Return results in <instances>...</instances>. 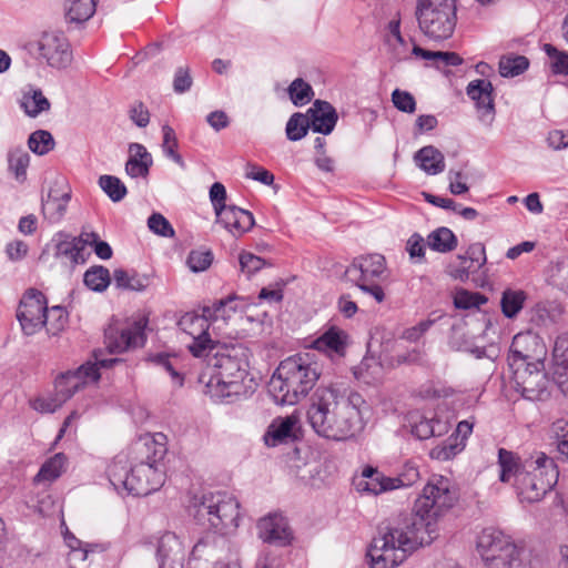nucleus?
I'll return each instance as SVG.
<instances>
[{
  "label": "nucleus",
  "mask_w": 568,
  "mask_h": 568,
  "mask_svg": "<svg viewBox=\"0 0 568 568\" xmlns=\"http://www.w3.org/2000/svg\"><path fill=\"white\" fill-rule=\"evenodd\" d=\"M457 494L448 478L434 476L417 498L414 514L397 527H385L373 539L367 556L372 568H395L408 554L429 545L438 535L439 520L453 508Z\"/></svg>",
  "instance_id": "f257e3e1"
},
{
  "label": "nucleus",
  "mask_w": 568,
  "mask_h": 568,
  "mask_svg": "<svg viewBox=\"0 0 568 568\" xmlns=\"http://www.w3.org/2000/svg\"><path fill=\"white\" fill-rule=\"evenodd\" d=\"M367 409L359 394L352 393L346 397L336 385L321 386L312 396L307 419L317 435L333 440H346L364 429V414Z\"/></svg>",
  "instance_id": "f03ea898"
},
{
  "label": "nucleus",
  "mask_w": 568,
  "mask_h": 568,
  "mask_svg": "<svg viewBox=\"0 0 568 568\" xmlns=\"http://www.w3.org/2000/svg\"><path fill=\"white\" fill-rule=\"evenodd\" d=\"M499 480L515 488L521 503H537L557 484L559 471L545 453L521 459L505 448L498 449Z\"/></svg>",
  "instance_id": "7ed1b4c3"
},
{
  "label": "nucleus",
  "mask_w": 568,
  "mask_h": 568,
  "mask_svg": "<svg viewBox=\"0 0 568 568\" xmlns=\"http://www.w3.org/2000/svg\"><path fill=\"white\" fill-rule=\"evenodd\" d=\"M204 383L205 393L215 402L233 403L247 397L254 392L253 378L248 376L246 349L242 346L226 348L224 353H215L213 372Z\"/></svg>",
  "instance_id": "20e7f679"
},
{
  "label": "nucleus",
  "mask_w": 568,
  "mask_h": 568,
  "mask_svg": "<svg viewBox=\"0 0 568 568\" xmlns=\"http://www.w3.org/2000/svg\"><path fill=\"white\" fill-rule=\"evenodd\" d=\"M320 375L317 363L307 354L290 356L280 363L267 389L276 404L295 405L313 389Z\"/></svg>",
  "instance_id": "39448f33"
},
{
  "label": "nucleus",
  "mask_w": 568,
  "mask_h": 568,
  "mask_svg": "<svg viewBox=\"0 0 568 568\" xmlns=\"http://www.w3.org/2000/svg\"><path fill=\"white\" fill-rule=\"evenodd\" d=\"M153 458L129 468L125 457L118 456L108 468L111 485L118 491H126L133 496H146L158 490L165 480L163 469L159 460L165 454V447L152 444Z\"/></svg>",
  "instance_id": "423d86ee"
},
{
  "label": "nucleus",
  "mask_w": 568,
  "mask_h": 568,
  "mask_svg": "<svg viewBox=\"0 0 568 568\" xmlns=\"http://www.w3.org/2000/svg\"><path fill=\"white\" fill-rule=\"evenodd\" d=\"M197 525L222 536L233 535L241 520L240 503L226 491L203 495L191 507Z\"/></svg>",
  "instance_id": "0eeeda50"
},
{
  "label": "nucleus",
  "mask_w": 568,
  "mask_h": 568,
  "mask_svg": "<svg viewBox=\"0 0 568 568\" xmlns=\"http://www.w3.org/2000/svg\"><path fill=\"white\" fill-rule=\"evenodd\" d=\"M521 338V335L514 337L507 357L511 371V386L528 400H545L550 395L551 382L545 372L542 361L529 362V356L517 349Z\"/></svg>",
  "instance_id": "6e6552de"
},
{
  "label": "nucleus",
  "mask_w": 568,
  "mask_h": 568,
  "mask_svg": "<svg viewBox=\"0 0 568 568\" xmlns=\"http://www.w3.org/2000/svg\"><path fill=\"white\" fill-rule=\"evenodd\" d=\"M415 16L425 37L443 42L454 34L457 0H417Z\"/></svg>",
  "instance_id": "1a4fd4ad"
},
{
  "label": "nucleus",
  "mask_w": 568,
  "mask_h": 568,
  "mask_svg": "<svg viewBox=\"0 0 568 568\" xmlns=\"http://www.w3.org/2000/svg\"><path fill=\"white\" fill-rule=\"evenodd\" d=\"M477 550L487 568H526L524 549L497 529L486 528L478 535Z\"/></svg>",
  "instance_id": "9d476101"
},
{
  "label": "nucleus",
  "mask_w": 568,
  "mask_h": 568,
  "mask_svg": "<svg viewBox=\"0 0 568 568\" xmlns=\"http://www.w3.org/2000/svg\"><path fill=\"white\" fill-rule=\"evenodd\" d=\"M95 362H88L81 365L77 371L65 372L55 379V393L62 402L70 399L78 390H80L85 384L98 382L100 378V367H111L120 359L99 358L98 354L94 353Z\"/></svg>",
  "instance_id": "9b49d317"
},
{
  "label": "nucleus",
  "mask_w": 568,
  "mask_h": 568,
  "mask_svg": "<svg viewBox=\"0 0 568 568\" xmlns=\"http://www.w3.org/2000/svg\"><path fill=\"white\" fill-rule=\"evenodd\" d=\"M240 297L237 295L232 294L225 298L215 301L211 305L203 307L202 315H199L194 312H187L181 316L178 322V326L181 331L192 337L197 334H203L204 331L209 329V320H226L231 316L232 313L236 312L237 305L235 302Z\"/></svg>",
  "instance_id": "f8f14e48"
},
{
  "label": "nucleus",
  "mask_w": 568,
  "mask_h": 568,
  "mask_svg": "<svg viewBox=\"0 0 568 568\" xmlns=\"http://www.w3.org/2000/svg\"><path fill=\"white\" fill-rule=\"evenodd\" d=\"M48 307L45 296L36 288L28 290L20 301L17 318L26 335H33L45 325Z\"/></svg>",
  "instance_id": "ddd939ff"
},
{
  "label": "nucleus",
  "mask_w": 568,
  "mask_h": 568,
  "mask_svg": "<svg viewBox=\"0 0 568 568\" xmlns=\"http://www.w3.org/2000/svg\"><path fill=\"white\" fill-rule=\"evenodd\" d=\"M227 541L222 535L205 534L193 546L186 568H211L222 561Z\"/></svg>",
  "instance_id": "4468645a"
},
{
  "label": "nucleus",
  "mask_w": 568,
  "mask_h": 568,
  "mask_svg": "<svg viewBox=\"0 0 568 568\" xmlns=\"http://www.w3.org/2000/svg\"><path fill=\"white\" fill-rule=\"evenodd\" d=\"M38 51L51 68L65 69L72 61L70 44L63 36L44 33L38 42Z\"/></svg>",
  "instance_id": "2eb2a0df"
},
{
  "label": "nucleus",
  "mask_w": 568,
  "mask_h": 568,
  "mask_svg": "<svg viewBox=\"0 0 568 568\" xmlns=\"http://www.w3.org/2000/svg\"><path fill=\"white\" fill-rule=\"evenodd\" d=\"M145 322L140 320L122 328L120 332L113 327L105 331L106 347L110 353H122L130 348L143 346Z\"/></svg>",
  "instance_id": "dca6fc26"
},
{
  "label": "nucleus",
  "mask_w": 568,
  "mask_h": 568,
  "mask_svg": "<svg viewBox=\"0 0 568 568\" xmlns=\"http://www.w3.org/2000/svg\"><path fill=\"white\" fill-rule=\"evenodd\" d=\"M112 248L111 245L101 240L100 235L90 231L87 227H82L79 235H72L71 233L60 231L57 232L51 241L45 245L44 248Z\"/></svg>",
  "instance_id": "f3484780"
},
{
  "label": "nucleus",
  "mask_w": 568,
  "mask_h": 568,
  "mask_svg": "<svg viewBox=\"0 0 568 568\" xmlns=\"http://www.w3.org/2000/svg\"><path fill=\"white\" fill-rule=\"evenodd\" d=\"M257 535L264 541L277 546H286L292 534L286 519L278 514H270L257 521Z\"/></svg>",
  "instance_id": "a211bd4d"
},
{
  "label": "nucleus",
  "mask_w": 568,
  "mask_h": 568,
  "mask_svg": "<svg viewBox=\"0 0 568 568\" xmlns=\"http://www.w3.org/2000/svg\"><path fill=\"white\" fill-rule=\"evenodd\" d=\"M311 131L323 135H329L336 128L338 113L336 109L325 100L317 99L306 111Z\"/></svg>",
  "instance_id": "6ab92c4d"
},
{
  "label": "nucleus",
  "mask_w": 568,
  "mask_h": 568,
  "mask_svg": "<svg viewBox=\"0 0 568 568\" xmlns=\"http://www.w3.org/2000/svg\"><path fill=\"white\" fill-rule=\"evenodd\" d=\"M214 212L216 222L222 224L234 236L244 234L255 224L253 213L236 205H225Z\"/></svg>",
  "instance_id": "aec40b11"
},
{
  "label": "nucleus",
  "mask_w": 568,
  "mask_h": 568,
  "mask_svg": "<svg viewBox=\"0 0 568 568\" xmlns=\"http://www.w3.org/2000/svg\"><path fill=\"white\" fill-rule=\"evenodd\" d=\"M466 94L474 101L480 118L486 114H495V88L488 79H475L470 81L466 87Z\"/></svg>",
  "instance_id": "412c9836"
},
{
  "label": "nucleus",
  "mask_w": 568,
  "mask_h": 568,
  "mask_svg": "<svg viewBox=\"0 0 568 568\" xmlns=\"http://www.w3.org/2000/svg\"><path fill=\"white\" fill-rule=\"evenodd\" d=\"M156 557L159 568H165L168 565L183 566L184 546L174 532L168 531L160 537Z\"/></svg>",
  "instance_id": "4be33fe9"
},
{
  "label": "nucleus",
  "mask_w": 568,
  "mask_h": 568,
  "mask_svg": "<svg viewBox=\"0 0 568 568\" xmlns=\"http://www.w3.org/2000/svg\"><path fill=\"white\" fill-rule=\"evenodd\" d=\"M153 165V158L148 149L138 142L129 144V158L125 162V173L132 178H146Z\"/></svg>",
  "instance_id": "5701e85b"
},
{
  "label": "nucleus",
  "mask_w": 568,
  "mask_h": 568,
  "mask_svg": "<svg viewBox=\"0 0 568 568\" xmlns=\"http://www.w3.org/2000/svg\"><path fill=\"white\" fill-rule=\"evenodd\" d=\"M486 251H465L448 266L452 277L465 281L486 263Z\"/></svg>",
  "instance_id": "b1692460"
},
{
  "label": "nucleus",
  "mask_w": 568,
  "mask_h": 568,
  "mask_svg": "<svg viewBox=\"0 0 568 568\" xmlns=\"http://www.w3.org/2000/svg\"><path fill=\"white\" fill-rule=\"evenodd\" d=\"M392 477L385 476L373 467H366L362 475L355 479L354 485L358 491L374 495L394 489Z\"/></svg>",
  "instance_id": "393cba45"
},
{
  "label": "nucleus",
  "mask_w": 568,
  "mask_h": 568,
  "mask_svg": "<svg viewBox=\"0 0 568 568\" xmlns=\"http://www.w3.org/2000/svg\"><path fill=\"white\" fill-rule=\"evenodd\" d=\"M354 272L361 273V282H365L374 277H381L386 272L385 257L377 252L364 254L356 258L353 265L347 270L348 274Z\"/></svg>",
  "instance_id": "a878e982"
},
{
  "label": "nucleus",
  "mask_w": 568,
  "mask_h": 568,
  "mask_svg": "<svg viewBox=\"0 0 568 568\" xmlns=\"http://www.w3.org/2000/svg\"><path fill=\"white\" fill-rule=\"evenodd\" d=\"M347 345V334L337 327H331L312 343V347L329 356H343Z\"/></svg>",
  "instance_id": "bb28decb"
},
{
  "label": "nucleus",
  "mask_w": 568,
  "mask_h": 568,
  "mask_svg": "<svg viewBox=\"0 0 568 568\" xmlns=\"http://www.w3.org/2000/svg\"><path fill=\"white\" fill-rule=\"evenodd\" d=\"M414 161L428 175H436L445 170L444 154L434 145L420 148L414 154Z\"/></svg>",
  "instance_id": "cd10ccee"
},
{
  "label": "nucleus",
  "mask_w": 568,
  "mask_h": 568,
  "mask_svg": "<svg viewBox=\"0 0 568 568\" xmlns=\"http://www.w3.org/2000/svg\"><path fill=\"white\" fill-rule=\"evenodd\" d=\"M297 423L295 416L274 419L264 435V442L267 446H276L293 437V428Z\"/></svg>",
  "instance_id": "c85d7f7f"
},
{
  "label": "nucleus",
  "mask_w": 568,
  "mask_h": 568,
  "mask_svg": "<svg viewBox=\"0 0 568 568\" xmlns=\"http://www.w3.org/2000/svg\"><path fill=\"white\" fill-rule=\"evenodd\" d=\"M65 21L83 26L97 11V0H65Z\"/></svg>",
  "instance_id": "c756f323"
},
{
  "label": "nucleus",
  "mask_w": 568,
  "mask_h": 568,
  "mask_svg": "<svg viewBox=\"0 0 568 568\" xmlns=\"http://www.w3.org/2000/svg\"><path fill=\"white\" fill-rule=\"evenodd\" d=\"M555 377L559 386L568 382V333L557 336L554 345Z\"/></svg>",
  "instance_id": "7c9ffc66"
},
{
  "label": "nucleus",
  "mask_w": 568,
  "mask_h": 568,
  "mask_svg": "<svg viewBox=\"0 0 568 568\" xmlns=\"http://www.w3.org/2000/svg\"><path fill=\"white\" fill-rule=\"evenodd\" d=\"M449 346L452 349H454L456 352L469 353L476 358L487 357L491 362L494 361V356L490 354H487L485 347L475 345L473 337L459 329H454V332L449 338Z\"/></svg>",
  "instance_id": "2f4dec72"
},
{
  "label": "nucleus",
  "mask_w": 568,
  "mask_h": 568,
  "mask_svg": "<svg viewBox=\"0 0 568 568\" xmlns=\"http://www.w3.org/2000/svg\"><path fill=\"white\" fill-rule=\"evenodd\" d=\"M473 424L468 420H462L456 427L457 436L462 437L460 443H457V437L454 439L455 443L445 444L444 446L433 450V455L437 458L447 460L460 453L464 447V440L471 434Z\"/></svg>",
  "instance_id": "473e14b6"
},
{
  "label": "nucleus",
  "mask_w": 568,
  "mask_h": 568,
  "mask_svg": "<svg viewBox=\"0 0 568 568\" xmlns=\"http://www.w3.org/2000/svg\"><path fill=\"white\" fill-rule=\"evenodd\" d=\"M58 186L59 182H55L49 190L48 199H42V210L43 212L52 210L55 212L57 217H61L64 215L68 203L71 200V191L68 185H65V191L59 190Z\"/></svg>",
  "instance_id": "72a5a7b5"
},
{
  "label": "nucleus",
  "mask_w": 568,
  "mask_h": 568,
  "mask_svg": "<svg viewBox=\"0 0 568 568\" xmlns=\"http://www.w3.org/2000/svg\"><path fill=\"white\" fill-rule=\"evenodd\" d=\"M20 106L28 116L37 118L42 112L50 110L51 103L41 89H32L31 92L23 94Z\"/></svg>",
  "instance_id": "f704fd0d"
},
{
  "label": "nucleus",
  "mask_w": 568,
  "mask_h": 568,
  "mask_svg": "<svg viewBox=\"0 0 568 568\" xmlns=\"http://www.w3.org/2000/svg\"><path fill=\"white\" fill-rule=\"evenodd\" d=\"M546 280L560 291L568 292V256H560L549 264Z\"/></svg>",
  "instance_id": "c9c22d12"
},
{
  "label": "nucleus",
  "mask_w": 568,
  "mask_h": 568,
  "mask_svg": "<svg viewBox=\"0 0 568 568\" xmlns=\"http://www.w3.org/2000/svg\"><path fill=\"white\" fill-rule=\"evenodd\" d=\"M65 463L67 457L64 454H55L41 466L39 473L34 477V481L41 483L55 480L64 471Z\"/></svg>",
  "instance_id": "e433bc0d"
},
{
  "label": "nucleus",
  "mask_w": 568,
  "mask_h": 568,
  "mask_svg": "<svg viewBox=\"0 0 568 568\" xmlns=\"http://www.w3.org/2000/svg\"><path fill=\"white\" fill-rule=\"evenodd\" d=\"M163 142H162V152L165 158L172 160L175 164H178L181 169H185L186 164L182 155L178 152L179 141L175 134L174 129L164 124L162 126Z\"/></svg>",
  "instance_id": "4c0bfd02"
},
{
  "label": "nucleus",
  "mask_w": 568,
  "mask_h": 568,
  "mask_svg": "<svg viewBox=\"0 0 568 568\" xmlns=\"http://www.w3.org/2000/svg\"><path fill=\"white\" fill-rule=\"evenodd\" d=\"M526 298L527 295L521 290H505L500 300L503 314L508 318L515 317L523 310Z\"/></svg>",
  "instance_id": "58836bf2"
},
{
  "label": "nucleus",
  "mask_w": 568,
  "mask_h": 568,
  "mask_svg": "<svg viewBox=\"0 0 568 568\" xmlns=\"http://www.w3.org/2000/svg\"><path fill=\"white\" fill-rule=\"evenodd\" d=\"M98 184L105 195L114 203L121 202L128 195V187L123 181L111 174L99 178Z\"/></svg>",
  "instance_id": "ea45409f"
},
{
  "label": "nucleus",
  "mask_w": 568,
  "mask_h": 568,
  "mask_svg": "<svg viewBox=\"0 0 568 568\" xmlns=\"http://www.w3.org/2000/svg\"><path fill=\"white\" fill-rule=\"evenodd\" d=\"M310 130L311 128L306 113L295 112L286 122V139L292 142L301 141L307 135Z\"/></svg>",
  "instance_id": "a19ab883"
},
{
  "label": "nucleus",
  "mask_w": 568,
  "mask_h": 568,
  "mask_svg": "<svg viewBox=\"0 0 568 568\" xmlns=\"http://www.w3.org/2000/svg\"><path fill=\"white\" fill-rule=\"evenodd\" d=\"M530 61L525 55L511 54L499 61V73L503 78H515L528 70Z\"/></svg>",
  "instance_id": "79ce46f5"
},
{
  "label": "nucleus",
  "mask_w": 568,
  "mask_h": 568,
  "mask_svg": "<svg viewBox=\"0 0 568 568\" xmlns=\"http://www.w3.org/2000/svg\"><path fill=\"white\" fill-rule=\"evenodd\" d=\"M290 100L295 106H303L314 97L312 85L302 78H296L287 88Z\"/></svg>",
  "instance_id": "37998d69"
},
{
  "label": "nucleus",
  "mask_w": 568,
  "mask_h": 568,
  "mask_svg": "<svg viewBox=\"0 0 568 568\" xmlns=\"http://www.w3.org/2000/svg\"><path fill=\"white\" fill-rule=\"evenodd\" d=\"M426 244L428 248H457L458 239L450 229L440 226L428 234Z\"/></svg>",
  "instance_id": "c03bdc74"
},
{
  "label": "nucleus",
  "mask_w": 568,
  "mask_h": 568,
  "mask_svg": "<svg viewBox=\"0 0 568 568\" xmlns=\"http://www.w3.org/2000/svg\"><path fill=\"white\" fill-rule=\"evenodd\" d=\"M55 141L47 130H36L28 138V146L37 155H45L53 150Z\"/></svg>",
  "instance_id": "a18cd8bd"
},
{
  "label": "nucleus",
  "mask_w": 568,
  "mask_h": 568,
  "mask_svg": "<svg viewBox=\"0 0 568 568\" xmlns=\"http://www.w3.org/2000/svg\"><path fill=\"white\" fill-rule=\"evenodd\" d=\"M30 163V155L22 149L9 152L8 165L9 170L14 174L18 182H24L27 179V169Z\"/></svg>",
  "instance_id": "49530a36"
},
{
  "label": "nucleus",
  "mask_w": 568,
  "mask_h": 568,
  "mask_svg": "<svg viewBox=\"0 0 568 568\" xmlns=\"http://www.w3.org/2000/svg\"><path fill=\"white\" fill-rule=\"evenodd\" d=\"M542 51L550 59V70L554 74L568 75V52L559 50L551 43H545Z\"/></svg>",
  "instance_id": "de8ad7c7"
},
{
  "label": "nucleus",
  "mask_w": 568,
  "mask_h": 568,
  "mask_svg": "<svg viewBox=\"0 0 568 568\" xmlns=\"http://www.w3.org/2000/svg\"><path fill=\"white\" fill-rule=\"evenodd\" d=\"M443 317L442 313L433 312L428 315L426 320L420 321L416 325L408 327L403 331L400 337L407 342L416 343L418 342L429 328Z\"/></svg>",
  "instance_id": "09e8293b"
},
{
  "label": "nucleus",
  "mask_w": 568,
  "mask_h": 568,
  "mask_svg": "<svg viewBox=\"0 0 568 568\" xmlns=\"http://www.w3.org/2000/svg\"><path fill=\"white\" fill-rule=\"evenodd\" d=\"M446 430V425L438 419L423 418L413 426V434L418 439H428L433 436H440Z\"/></svg>",
  "instance_id": "8fccbe9b"
},
{
  "label": "nucleus",
  "mask_w": 568,
  "mask_h": 568,
  "mask_svg": "<svg viewBox=\"0 0 568 568\" xmlns=\"http://www.w3.org/2000/svg\"><path fill=\"white\" fill-rule=\"evenodd\" d=\"M83 281L90 290L102 292L110 283L109 271L102 266L92 267L84 273Z\"/></svg>",
  "instance_id": "3c124183"
},
{
  "label": "nucleus",
  "mask_w": 568,
  "mask_h": 568,
  "mask_svg": "<svg viewBox=\"0 0 568 568\" xmlns=\"http://www.w3.org/2000/svg\"><path fill=\"white\" fill-rule=\"evenodd\" d=\"M148 227L149 230L154 233L155 235L162 236V237H173L175 234V231L170 223V221L161 213L153 212L148 217Z\"/></svg>",
  "instance_id": "603ef678"
},
{
  "label": "nucleus",
  "mask_w": 568,
  "mask_h": 568,
  "mask_svg": "<svg viewBox=\"0 0 568 568\" xmlns=\"http://www.w3.org/2000/svg\"><path fill=\"white\" fill-rule=\"evenodd\" d=\"M487 303V297L478 292H468L460 290L456 292L454 297V305L460 310H468L471 307H479Z\"/></svg>",
  "instance_id": "864d4df0"
},
{
  "label": "nucleus",
  "mask_w": 568,
  "mask_h": 568,
  "mask_svg": "<svg viewBox=\"0 0 568 568\" xmlns=\"http://www.w3.org/2000/svg\"><path fill=\"white\" fill-rule=\"evenodd\" d=\"M191 354L195 357H204L207 356L214 348V342L211 339L207 331H204L203 334H197L193 336L192 343L187 346Z\"/></svg>",
  "instance_id": "5fc2aeb1"
},
{
  "label": "nucleus",
  "mask_w": 568,
  "mask_h": 568,
  "mask_svg": "<svg viewBox=\"0 0 568 568\" xmlns=\"http://www.w3.org/2000/svg\"><path fill=\"white\" fill-rule=\"evenodd\" d=\"M392 102L394 106L404 113L412 114L416 111V100L414 95L405 90L395 89L392 92Z\"/></svg>",
  "instance_id": "6e6d98bb"
},
{
  "label": "nucleus",
  "mask_w": 568,
  "mask_h": 568,
  "mask_svg": "<svg viewBox=\"0 0 568 568\" xmlns=\"http://www.w3.org/2000/svg\"><path fill=\"white\" fill-rule=\"evenodd\" d=\"M213 262V254L211 251H190L186 258V264L194 273L207 270Z\"/></svg>",
  "instance_id": "4d7b16f0"
},
{
  "label": "nucleus",
  "mask_w": 568,
  "mask_h": 568,
  "mask_svg": "<svg viewBox=\"0 0 568 568\" xmlns=\"http://www.w3.org/2000/svg\"><path fill=\"white\" fill-rule=\"evenodd\" d=\"M68 322V315L63 307L53 306L51 310H48L45 324L48 325V332L52 334H57L61 329H63L64 325Z\"/></svg>",
  "instance_id": "13d9d810"
},
{
  "label": "nucleus",
  "mask_w": 568,
  "mask_h": 568,
  "mask_svg": "<svg viewBox=\"0 0 568 568\" xmlns=\"http://www.w3.org/2000/svg\"><path fill=\"white\" fill-rule=\"evenodd\" d=\"M241 271L248 277L262 270L267 263L263 257L252 254L251 252H244L240 255Z\"/></svg>",
  "instance_id": "bf43d9fd"
},
{
  "label": "nucleus",
  "mask_w": 568,
  "mask_h": 568,
  "mask_svg": "<svg viewBox=\"0 0 568 568\" xmlns=\"http://www.w3.org/2000/svg\"><path fill=\"white\" fill-rule=\"evenodd\" d=\"M193 84V79L187 68L179 67L174 72L173 90L178 94L187 92Z\"/></svg>",
  "instance_id": "052dcab7"
},
{
  "label": "nucleus",
  "mask_w": 568,
  "mask_h": 568,
  "mask_svg": "<svg viewBox=\"0 0 568 568\" xmlns=\"http://www.w3.org/2000/svg\"><path fill=\"white\" fill-rule=\"evenodd\" d=\"M246 178L257 181L264 185H272L274 183V174L267 169L258 164H247Z\"/></svg>",
  "instance_id": "680f3d73"
},
{
  "label": "nucleus",
  "mask_w": 568,
  "mask_h": 568,
  "mask_svg": "<svg viewBox=\"0 0 568 568\" xmlns=\"http://www.w3.org/2000/svg\"><path fill=\"white\" fill-rule=\"evenodd\" d=\"M64 402L61 400L57 393L52 397H38L32 400L31 406L39 413H54Z\"/></svg>",
  "instance_id": "e2e57ef3"
},
{
  "label": "nucleus",
  "mask_w": 568,
  "mask_h": 568,
  "mask_svg": "<svg viewBox=\"0 0 568 568\" xmlns=\"http://www.w3.org/2000/svg\"><path fill=\"white\" fill-rule=\"evenodd\" d=\"M129 115L139 128H145L150 123V112L142 101H138L131 106Z\"/></svg>",
  "instance_id": "0e129e2a"
},
{
  "label": "nucleus",
  "mask_w": 568,
  "mask_h": 568,
  "mask_svg": "<svg viewBox=\"0 0 568 568\" xmlns=\"http://www.w3.org/2000/svg\"><path fill=\"white\" fill-rule=\"evenodd\" d=\"M419 478V471L415 466L407 465L402 474L397 477H392L394 481V489L400 487H409L415 484Z\"/></svg>",
  "instance_id": "69168bd1"
},
{
  "label": "nucleus",
  "mask_w": 568,
  "mask_h": 568,
  "mask_svg": "<svg viewBox=\"0 0 568 568\" xmlns=\"http://www.w3.org/2000/svg\"><path fill=\"white\" fill-rule=\"evenodd\" d=\"M422 196L425 202L439 209L457 211V209L460 206V204L456 203L450 197H444L437 194H433L430 192L424 191L422 192Z\"/></svg>",
  "instance_id": "338daca9"
},
{
  "label": "nucleus",
  "mask_w": 568,
  "mask_h": 568,
  "mask_svg": "<svg viewBox=\"0 0 568 568\" xmlns=\"http://www.w3.org/2000/svg\"><path fill=\"white\" fill-rule=\"evenodd\" d=\"M210 201L214 211L221 210L226 204L227 193L223 183L214 182L209 191Z\"/></svg>",
  "instance_id": "774afa93"
}]
</instances>
